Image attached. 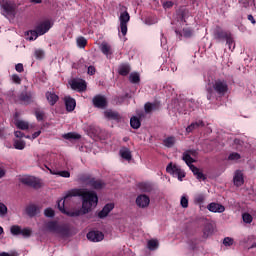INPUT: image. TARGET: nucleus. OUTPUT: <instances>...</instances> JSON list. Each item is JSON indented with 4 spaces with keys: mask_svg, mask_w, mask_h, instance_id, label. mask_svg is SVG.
Wrapping results in <instances>:
<instances>
[{
    "mask_svg": "<svg viewBox=\"0 0 256 256\" xmlns=\"http://www.w3.org/2000/svg\"><path fill=\"white\" fill-rule=\"evenodd\" d=\"M71 197H81L82 199V209L83 213H90L93 207H97V203H99V196H97V192L93 190H87L85 188H74L66 193L62 200L57 202L58 209L64 215L68 217H79V211H68L65 209V203H68L71 200Z\"/></svg>",
    "mask_w": 256,
    "mask_h": 256,
    "instance_id": "1",
    "label": "nucleus"
},
{
    "mask_svg": "<svg viewBox=\"0 0 256 256\" xmlns=\"http://www.w3.org/2000/svg\"><path fill=\"white\" fill-rule=\"evenodd\" d=\"M207 91V99L211 101L213 97H215V93L219 95V97L225 96V94L229 91V84L225 79H217L213 82L212 87H208Z\"/></svg>",
    "mask_w": 256,
    "mask_h": 256,
    "instance_id": "2",
    "label": "nucleus"
},
{
    "mask_svg": "<svg viewBox=\"0 0 256 256\" xmlns=\"http://www.w3.org/2000/svg\"><path fill=\"white\" fill-rule=\"evenodd\" d=\"M0 7L1 15L4 17H15L17 15V4L11 0H2Z\"/></svg>",
    "mask_w": 256,
    "mask_h": 256,
    "instance_id": "3",
    "label": "nucleus"
},
{
    "mask_svg": "<svg viewBox=\"0 0 256 256\" xmlns=\"http://www.w3.org/2000/svg\"><path fill=\"white\" fill-rule=\"evenodd\" d=\"M46 229L51 233H57L58 235H62V237H69V229L65 225H59L57 221H49L46 224Z\"/></svg>",
    "mask_w": 256,
    "mask_h": 256,
    "instance_id": "4",
    "label": "nucleus"
},
{
    "mask_svg": "<svg viewBox=\"0 0 256 256\" xmlns=\"http://www.w3.org/2000/svg\"><path fill=\"white\" fill-rule=\"evenodd\" d=\"M120 11H123L120 13L119 16V21H120V31L123 35V37H125V35H127V23H129V21H131V16L129 15V12H127V7L125 6H120Z\"/></svg>",
    "mask_w": 256,
    "mask_h": 256,
    "instance_id": "5",
    "label": "nucleus"
},
{
    "mask_svg": "<svg viewBox=\"0 0 256 256\" xmlns=\"http://www.w3.org/2000/svg\"><path fill=\"white\" fill-rule=\"evenodd\" d=\"M167 173L170 175H173L174 177H177L179 181H183L185 177V171H183L179 166L173 165V163H169L166 167Z\"/></svg>",
    "mask_w": 256,
    "mask_h": 256,
    "instance_id": "6",
    "label": "nucleus"
},
{
    "mask_svg": "<svg viewBox=\"0 0 256 256\" xmlns=\"http://www.w3.org/2000/svg\"><path fill=\"white\" fill-rule=\"evenodd\" d=\"M10 233L15 236L22 235V237H24L25 239H29V237H31L32 231L30 228L21 229V226L13 225L10 228Z\"/></svg>",
    "mask_w": 256,
    "mask_h": 256,
    "instance_id": "7",
    "label": "nucleus"
},
{
    "mask_svg": "<svg viewBox=\"0 0 256 256\" xmlns=\"http://www.w3.org/2000/svg\"><path fill=\"white\" fill-rule=\"evenodd\" d=\"M18 99L22 105H31V103H34L35 101V94L31 91H23L18 96Z\"/></svg>",
    "mask_w": 256,
    "mask_h": 256,
    "instance_id": "8",
    "label": "nucleus"
},
{
    "mask_svg": "<svg viewBox=\"0 0 256 256\" xmlns=\"http://www.w3.org/2000/svg\"><path fill=\"white\" fill-rule=\"evenodd\" d=\"M92 104L96 109H105L108 105L107 97L98 94L93 97Z\"/></svg>",
    "mask_w": 256,
    "mask_h": 256,
    "instance_id": "9",
    "label": "nucleus"
},
{
    "mask_svg": "<svg viewBox=\"0 0 256 256\" xmlns=\"http://www.w3.org/2000/svg\"><path fill=\"white\" fill-rule=\"evenodd\" d=\"M70 87L71 89H73V91H78V93H83V91H87V82H85V80L80 79H73L70 83Z\"/></svg>",
    "mask_w": 256,
    "mask_h": 256,
    "instance_id": "10",
    "label": "nucleus"
},
{
    "mask_svg": "<svg viewBox=\"0 0 256 256\" xmlns=\"http://www.w3.org/2000/svg\"><path fill=\"white\" fill-rule=\"evenodd\" d=\"M21 183H23V185H27L28 187H33V189H41V181L35 177H24L21 179Z\"/></svg>",
    "mask_w": 256,
    "mask_h": 256,
    "instance_id": "11",
    "label": "nucleus"
},
{
    "mask_svg": "<svg viewBox=\"0 0 256 256\" xmlns=\"http://www.w3.org/2000/svg\"><path fill=\"white\" fill-rule=\"evenodd\" d=\"M231 35L230 31H225L221 26H216L214 30V39L217 41L226 40Z\"/></svg>",
    "mask_w": 256,
    "mask_h": 256,
    "instance_id": "12",
    "label": "nucleus"
},
{
    "mask_svg": "<svg viewBox=\"0 0 256 256\" xmlns=\"http://www.w3.org/2000/svg\"><path fill=\"white\" fill-rule=\"evenodd\" d=\"M103 239H105V235L101 231H90L87 233V240L92 241V243H99Z\"/></svg>",
    "mask_w": 256,
    "mask_h": 256,
    "instance_id": "13",
    "label": "nucleus"
},
{
    "mask_svg": "<svg viewBox=\"0 0 256 256\" xmlns=\"http://www.w3.org/2000/svg\"><path fill=\"white\" fill-rule=\"evenodd\" d=\"M51 27H53V25L51 24V21L46 20V21L40 22L36 26V29L38 31V34L41 36V35H45V33H48L49 29H51Z\"/></svg>",
    "mask_w": 256,
    "mask_h": 256,
    "instance_id": "14",
    "label": "nucleus"
},
{
    "mask_svg": "<svg viewBox=\"0 0 256 256\" xmlns=\"http://www.w3.org/2000/svg\"><path fill=\"white\" fill-rule=\"evenodd\" d=\"M149 203H151V199L145 194H140L136 198V205L140 207V209H145L146 207H149Z\"/></svg>",
    "mask_w": 256,
    "mask_h": 256,
    "instance_id": "15",
    "label": "nucleus"
},
{
    "mask_svg": "<svg viewBox=\"0 0 256 256\" xmlns=\"http://www.w3.org/2000/svg\"><path fill=\"white\" fill-rule=\"evenodd\" d=\"M207 209L211 213H224L225 206H223V204L212 202L207 205Z\"/></svg>",
    "mask_w": 256,
    "mask_h": 256,
    "instance_id": "16",
    "label": "nucleus"
},
{
    "mask_svg": "<svg viewBox=\"0 0 256 256\" xmlns=\"http://www.w3.org/2000/svg\"><path fill=\"white\" fill-rule=\"evenodd\" d=\"M93 179V176L91 174L82 173L77 176L78 183H82V185H89L91 184V180Z\"/></svg>",
    "mask_w": 256,
    "mask_h": 256,
    "instance_id": "17",
    "label": "nucleus"
},
{
    "mask_svg": "<svg viewBox=\"0 0 256 256\" xmlns=\"http://www.w3.org/2000/svg\"><path fill=\"white\" fill-rule=\"evenodd\" d=\"M112 209H115V204L113 203H108L106 204L102 210L98 213V217L99 219H105V217H107L109 215V212L112 210Z\"/></svg>",
    "mask_w": 256,
    "mask_h": 256,
    "instance_id": "18",
    "label": "nucleus"
},
{
    "mask_svg": "<svg viewBox=\"0 0 256 256\" xmlns=\"http://www.w3.org/2000/svg\"><path fill=\"white\" fill-rule=\"evenodd\" d=\"M65 105H66V110L71 113V111H75V107H77V101H75L74 98L71 96L65 97Z\"/></svg>",
    "mask_w": 256,
    "mask_h": 256,
    "instance_id": "19",
    "label": "nucleus"
},
{
    "mask_svg": "<svg viewBox=\"0 0 256 256\" xmlns=\"http://www.w3.org/2000/svg\"><path fill=\"white\" fill-rule=\"evenodd\" d=\"M189 168L192 171L193 175H195L196 179H198L199 181H205V179H207L205 174H203V172H201V170L197 168V166L189 165Z\"/></svg>",
    "mask_w": 256,
    "mask_h": 256,
    "instance_id": "20",
    "label": "nucleus"
},
{
    "mask_svg": "<svg viewBox=\"0 0 256 256\" xmlns=\"http://www.w3.org/2000/svg\"><path fill=\"white\" fill-rule=\"evenodd\" d=\"M104 117H106V119H110L111 121L121 120V115L119 114V112L113 110H106L104 112Z\"/></svg>",
    "mask_w": 256,
    "mask_h": 256,
    "instance_id": "21",
    "label": "nucleus"
},
{
    "mask_svg": "<svg viewBox=\"0 0 256 256\" xmlns=\"http://www.w3.org/2000/svg\"><path fill=\"white\" fill-rule=\"evenodd\" d=\"M175 33L179 39H181V37H185L186 39L193 37V30L191 28H183L182 32L175 30Z\"/></svg>",
    "mask_w": 256,
    "mask_h": 256,
    "instance_id": "22",
    "label": "nucleus"
},
{
    "mask_svg": "<svg viewBox=\"0 0 256 256\" xmlns=\"http://www.w3.org/2000/svg\"><path fill=\"white\" fill-rule=\"evenodd\" d=\"M233 181H234V185L236 187H241V185H243V183H245V180L243 179V172H241V170H237L235 172Z\"/></svg>",
    "mask_w": 256,
    "mask_h": 256,
    "instance_id": "23",
    "label": "nucleus"
},
{
    "mask_svg": "<svg viewBox=\"0 0 256 256\" xmlns=\"http://www.w3.org/2000/svg\"><path fill=\"white\" fill-rule=\"evenodd\" d=\"M88 187H91L92 189L99 190V189H103L105 187V183L102 180L92 177V180L90 181V184Z\"/></svg>",
    "mask_w": 256,
    "mask_h": 256,
    "instance_id": "24",
    "label": "nucleus"
},
{
    "mask_svg": "<svg viewBox=\"0 0 256 256\" xmlns=\"http://www.w3.org/2000/svg\"><path fill=\"white\" fill-rule=\"evenodd\" d=\"M199 127H205V122L203 120H198L196 122H192L187 128L186 132L187 133H193L195 129H199Z\"/></svg>",
    "mask_w": 256,
    "mask_h": 256,
    "instance_id": "25",
    "label": "nucleus"
},
{
    "mask_svg": "<svg viewBox=\"0 0 256 256\" xmlns=\"http://www.w3.org/2000/svg\"><path fill=\"white\" fill-rule=\"evenodd\" d=\"M46 169H48V171L51 173V175H59V177H64L65 179H69V177H71V173L67 170H63V171H57V170H53L47 166H45Z\"/></svg>",
    "mask_w": 256,
    "mask_h": 256,
    "instance_id": "26",
    "label": "nucleus"
},
{
    "mask_svg": "<svg viewBox=\"0 0 256 256\" xmlns=\"http://www.w3.org/2000/svg\"><path fill=\"white\" fill-rule=\"evenodd\" d=\"M46 99L49 103V105H51V107H53V105H55L57 103V101H59V96L57 94H55L54 92H46Z\"/></svg>",
    "mask_w": 256,
    "mask_h": 256,
    "instance_id": "27",
    "label": "nucleus"
},
{
    "mask_svg": "<svg viewBox=\"0 0 256 256\" xmlns=\"http://www.w3.org/2000/svg\"><path fill=\"white\" fill-rule=\"evenodd\" d=\"M119 153L120 157H122V159H125V161H131V159H133V156L131 155V150L127 147H122Z\"/></svg>",
    "mask_w": 256,
    "mask_h": 256,
    "instance_id": "28",
    "label": "nucleus"
},
{
    "mask_svg": "<svg viewBox=\"0 0 256 256\" xmlns=\"http://www.w3.org/2000/svg\"><path fill=\"white\" fill-rule=\"evenodd\" d=\"M118 73L122 77H127V75H129V73H131V66H129V64L120 65L118 68Z\"/></svg>",
    "mask_w": 256,
    "mask_h": 256,
    "instance_id": "29",
    "label": "nucleus"
},
{
    "mask_svg": "<svg viewBox=\"0 0 256 256\" xmlns=\"http://www.w3.org/2000/svg\"><path fill=\"white\" fill-rule=\"evenodd\" d=\"M38 211L39 208L35 204H30L29 206L26 207V213L28 217H35Z\"/></svg>",
    "mask_w": 256,
    "mask_h": 256,
    "instance_id": "30",
    "label": "nucleus"
},
{
    "mask_svg": "<svg viewBox=\"0 0 256 256\" xmlns=\"http://www.w3.org/2000/svg\"><path fill=\"white\" fill-rule=\"evenodd\" d=\"M63 139H66L67 141H77L81 139V135L75 132H69L63 135Z\"/></svg>",
    "mask_w": 256,
    "mask_h": 256,
    "instance_id": "31",
    "label": "nucleus"
},
{
    "mask_svg": "<svg viewBox=\"0 0 256 256\" xmlns=\"http://www.w3.org/2000/svg\"><path fill=\"white\" fill-rule=\"evenodd\" d=\"M211 235H213V225L206 224L203 229V237L207 239V237H211Z\"/></svg>",
    "mask_w": 256,
    "mask_h": 256,
    "instance_id": "32",
    "label": "nucleus"
},
{
    "mask_svg": "<svg viewBox=\"0 0 256 256\" xmlns=\"http://www.w3.org/2000/svg\"><path fill=\"white\" fill-rule=\"evenodd\" d=\"M26 35L28 36L27 39L29 41H35V39H37V37H41V35H39V31L37 30V28L35 27V30H30L26 33Z\"/></svg>",
    "mask_w": 256,
    "mask_h": 256,
    "instance_id": "33",
    "label": "nucleus"
},
{
    "mask_svg": "<svg viewBox=\"0 0 256 256\" xmlns=\"http://www.w3.org/2000/svg\"><path fill=\"white\" fill-rule=\"evenodd\" d=\"M129 81H130V83L137 85V83H141V76H139V73H137V72H132L129 75Z\"/></svg>",
    "mask_w": 256,
    "mask_h": 256,
    "instance_id": "34",
    "label": "nucleus"
},
{
    "mask_svg": "<svg viewBox=\"0 0 256 256\" xmlns=\"http://www.w3.org/2000/svg\"><path fill=\"white\" fill-rule=\"evenodd\" d=\"M34 115L37 121H45V111L41 110V108H35Z\"/></svg>",
    "mask_w": 256,
    "mask_h": 256,
    "instance_id": "35",
    "label": "nucleus"
},
{
    "mask_svg": "<svg viewBox=\"0 0 256 256\" xmlns=\"http://www.w3.org/2000/svg\"><path fill=\"white\" fill-rule=\"evenodd\" d=\"M130 125L132 129H139L141 127V120L137 116H133L130 119Z\"/></svg>",
    "mask_w": 256,
    "mask_h": 256,
    "instance_id": "36",
    "label": "nucleus"
},
{
    "mask_svg": "<svg viewBox=\"0 0 256 256\" xmlns=\"http://www.w3.org/2000/svg\"><path fill=\"white\" fill-rule=\"evenodd\" d=\"M163 144L165 147L171 148L173 145H175V137L174 136H169L163 140Z\"/></svg>",
    "mask_w": 256,
    "mask_h": 256,
    "instance_id": "37",
    "label": "nucleus"
},
{
    "mask_svg": "<svg viewBox=\"0 0 256 256\" xmlns=\"http://www.w3.org/2000/svg\"><path fill=\"white\" fill-rule=\"evenodd\" d=\"M16 127L22 131H27V129H29V123L23 120H18L16 121Z\"/></svg>",
    "mask_w": 256,
    "mask_h": 256,
    "instance_id": "38",
    "label": "nucleus"
},
{
    "mask_svg": "<svg viewBox=\"0 0 256 256\" xmlns=\"http://www.w3.org/2000/svg\"><path fill=\"white\" fill-rule=\"evenodd\" d=\"M76 43L80 49H85V47H87V39L83 36L78 37Z\"/></svg>",
    "mask_w": 256,
    "mask_h": 256,
    "instance_id": "39",
    "label": "nucleus"
},
{
    "mask_svg": "<svg viewBox=\"0 0 256 256\" xmlns=\"http://www.w3.org/2000/svg\"><path fill=\"white\" fill-rule=\"evenodd\" d=\"M225 41L229 49L233 51V49H235V40L233 39V34H230Z\"/></svg>",
    "mask_w": 256,
    "mask_h": 256,
    "instance_id": "40",
    "label": "nucleus"
},
{
    "mask_svg": "<svg viewBox=\"0 0 256 256\" xmlns=\"http://www.w3.org/2000/svg\"><path fill=\"white\" fill-rule=\"evenodd\" d=\"M183 161H185L186 165H193L192 163H195V160L191 157V154L184 153L182 157Z\"/></svg>",
    "mask_w": 256,
    "mask_h": 256,
    "instance_id": "41",
    "label": "nucleus"
},
{
    "mask_svg": "<svg viewBox=\"0 0 256 256\" xmlns=\"http://www.w3.org/2000/svg\"><path fill=\"white\" fill-rule=\"evenodd\" d=\"M159 247V242L157 240H149L148 241V249L150 251H155Z\"/></svg>",
    "mask_w": 256,
    "mask_h": 256,
    "instance_id": "42",
    "label": "nucleus"
},
{
    "mask_svg": "<svg viewBox=\"0 0 256 256\" xmlns=\"http://www.w3.org/2000/svg\"><path fill=\"white\" fill-rule=\"evenodd\" d=\"M15 149H18L19 151H23L25 149V141L23 140H16L14 142Z\"/></svg>",
    "mask_w": 256,
    "mask_h": 256,
    "instance_id": "43",
    "label": "nucleus"
},
{
    "mask_svg": "<svg viewBox=\"0 0 256 256\" xmlns=\"http://www.w3.org/2000/svg\"><path fill=\"white\" fill-rule=\"evenodd\" d=\"M156 107H157L156 104L147 102V103L144 105V111H145V113H151V111H153Z\"/></svg>",
    "mask_w": 256,
    "mask_h": 256,
    "instance_id": "44",
    "label": "nucleus"
},
{
    "mask_svg": "<svg viewBox=\"0 0 256 256\" xmlns=\"http://www.w3.org/2000/svg\"><path fill=\"white\" fill-rule=\"evenodd\" d=\"M44 215L45 217L53 218L55 217V210H53V208H46L44 210Z\"/></svg>",
    "mask_w": 256,
    "mask_h": 256,
    "instance_id": "45",
    "label": "nucleus"
},
{
    "mask_svg": "<svg viewBox=\"0 0 256 256\" xmlns=\"http://www.w3.org/2000/svg\"><path fill=\"white\" fill-rule=\"evenodd\" d=\"M180 205L183 207V209H187L189 207V199H187L186 196H182L180 200Z\"/></svg>",
    "mask_w": 256,
    "mask_h": 256,
    "instance_id": "46",
    "label": "nucleus"
},
{
    "mask_svg": "<svg viewBox=\"0 0 256 256\" xmlns=\"http://www.w3.org/2000/svg\"><path fill=\"white\" fill-rule=\"evenodd\" d=\"M242 219H243L244 223H252L253 222V216H251V214H249V213H244L242 215Z\"/></svg>",
    "mask_w": 256,
    "mask_h": 256,
    "instance_id": "47",
    "label": "nucleus"
},
{
    "mask_svg": "<svg viewBox=\"0 0 256 256\" xmlns=\"http://www.w3.org/2000/svg\"><path fill=\"white\" fill-rule=\"evenodd\" d=\"M7 206L3 204V202H0V217H5L7 215Z\"/></svg>",
    "mask_w": 256,
    "mask_h": 256,
    "instance_id": "48",
    "label": "nucleus"
},
{
    "mask_svg": "<svg viewBox=\"0 0 256 256\" xmlns=\"http://www.w3.org/2000/svg\"><path fill=\"white\" fill-rule=\"evenodd\" d=\"M229 161H239V159H241V155L237 152L231 153L228 156Z\"/></svg>",
    "mask_w": 256,
    "mask_h": 256,
    "instance_id": "49",
    "label": "nucleus"
},
{
    "mask_svg": "<svg viewBox=\"0 0 256 256\" xmlns=\"http://www.w3.org/2000/svg\"><path fill=\"white\" fill-rule=\"evenodd\" d=\"M101 51L104 55H109V51H111V47L107 44H102Z\"/></svg>",
    "mask_w": 256,
    "mask_h": 256,
    "instance_id": "50",
    "label": "nucleus"
},
{
    "mask_svg": "<svg viewBox=\"0 0 256 256\" xmlns=\"http://www.w3.org/2000/svg\"><path fill=\"white\" fill-rule=\"evenodd\" d=\"M11 79L15 85H21V77H19L17 74H13Z\"/></svg>",
    "mask_w": 256,
    "mask_h": 256,
    "instance_id": "51",
    "label": "nucleus"
},
{
    "mask_svg": "<svg viewBox=\"0 0 256 256\" xmlns=\"http://www.w3.org/2000/svg\"><path fill=\"white\" fill-rule=\"evenodd\" d=\"M195 203L201 204L205 202V196L203 194H199L194 199Z\"/></svg>",
    "mask_w": 256,
    "mask_h": 256,
    "instance_id": "52",
    "label": "nucleus"
},
{
    "mask_svg": "<svg viewBox=\"0 0 256 256\" xmlns=\"http://www.w3.org/2000/svg\"><path fill=\"white\" fill-rule=\"evenodd\" d=\"M223 244L225 245V247H231V245H233V238H230V237L224 238Z\"/></svg>",
    "mask_w": 256,
    "mask_h": 256,
    "instance_id": "53",
    "label": "nucleus"
},
{
    "mask_svg": "<svg viewBox=\"0 0 256 256\" xmlns=\"http://www.w3.org/2000/svg\"><path fill=\"white\" fill-rule=\"evenodd\" d=\"M35 57L36 59H43V57H45V52L43 50H36Z\"/></svg>",
    "mask_w": 256,
    "mask_h": 256,
    "instance_id": "54",
    "label": "nucleus"
},
{
    "mask_svg": "<svg viewBox=\"0 0 256 256\" xmlns=\"http://www.w3.org/2000/svg\"><path fill=\"white\" fill-rule=\"evenodd\" d=\"M15 69H16L17 73H23V71H25V68L23 67L22 63L16 64Z\"/></svg>",
    "mask_w": 256,
    "mask_h": 256,
    "instance_id": "55",
    "label": "nucleus"
},
{
    "mask_svg": "<svg viewBox=\"0 0 256 256\" xmlns=\"http://www.w3.org/2000/svg\"><path fill=\"white\" fill-rule=\"evenodd\" d=\"M96 71L97 70L95 69V66H89L87 73H88V75H95Z\"/></svg>",
    "mask_w": 256,
    "mask_h": 256,
    "instance_id": "56",
    "label": "nucleus"
},
{
    "mask_svg": "<svg viewBox=\"0 0 256 256\" xmlns=\"http://www.w3.org/2000/svg\"><path fill=\"white\" fill-rule=\"evenodd\" d=\"M142 189L143 191H146L147 193H149V191H151V185L148 183H144L142 184Z\"/></svg>",
    "mask_w": 256,
    "mask_h": 256,
    "instance_id": "57",
    "label": "nucleus"
},
{
    "mask_svg": "<svg viewBox=\"0 0 256 256\" xmlns=\"http://www.w3.org/2000/svg\"><path fill=\"white\" fill-rule=\"evenodd\" d=\"M15 137H17L18 139H23V137H25V134L21 131H15L14 133Z\"/></svg>",
    "mask_w": 256,
    "mask_h": 256,
    "instance_id": "58",
    "label": "nucleus"
},
{
    "mask_svg": "<svg viewBox=\"0 0 256 256\" xmlns=\"http://www.w3.org/2000/svg\"><path fill=\"white\" fill-rule=\"evenodd\" d=\"M247 18H248V21H250L252 25H255L256 21H255V17H253V15L249 14Z\"/></svg>",
    "mask_w": 256,
    "mask_h": 256,
    "instance_id": "59",
    "label": "nucleus"
},
{
    "mask_svg": "<svg viewBox=\"0 0 256 256\" xmlns=\"http://www.w3.org/2000/svg\"><path fill=\"white\" fill-rule=\"evenodd\" d=\"M164 7H165V9H171V7H173V2L168 1V2L164 3Z\"/></svg>",
    "mask_w": 256,
    "mask_h": 256,
    "instance_id": "60",
    "label": "nucleus"
},
{
    "mask_svg": "<svg viewBox=\"0 0 256 256\" xmlns=\"http://www.w3.org/2000/svg\"><path fill=\"white\" fill-rule=\"evenodd\" d=\"M39 135H41V131H36L32 134V139H37V137H39Z\"/></svg>",
    "mask_w": 256,
    "mask_h": 256,
    "instance_id": "61",
    "label": "nucleus"
},
{
    "mask_svg": "<svg viewBox=\"0 0 256 256\" xmlns=\"http://www.w3.org/2000/svg\"><path fill=\"white\" fill-rule=\"evenodd\" d=\"M5 177V170L0 167V179H3Z\"/></svg>",
    "mask_w": 256,
    "mask_h": 256,
    "instance_id": "62",
    "label": "nucleus"
},
{
    "mask_svg": "<svg viewBox=\"0 0 256 256\" xmlns=\"http://www.w3.org/2000/svg\"><path fill=\"white\" fill-rule=\"evenodd\" d=\"M188 153H189V155L195 156V155H197V150H189Z\"/></svg>",
    "mask_w": 256,
    "mask_h": 256,
    "instance_id": "63",
    "label": "nucleus"
},
{
    "mask_svg": "<svg viewBox=\"0 0 256 256\" xmlns=\"http://www.w3.org/2000/svg\"><path fill=\"white\" fill-rule=\"evenodd\" d=\"M32 3H42V0H31Z\"/></svg>",
    "mask_w": 256,
    "mask_h": 256,
    "instance_id": "64",
    "label": "nucleus"
}]
</instances>
